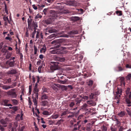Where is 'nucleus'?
<instances>
[{"instance_id": "nucleus-40", "label": "nucleus", "mask_w": 131, "mask_h": 131, "mask_svg": "<svg viewBox=\"0 0 131 131\" xmlns=\"http://www.w3.org/2000/svg\"><path fill=\"white\" fill-rule=\"evenodd\" d=\"M117 68L118 69V71H122L124 70V67L122 68L121 66H119L117 67Z\"/></svg>"}, {"instance_id": "nucleus-20", "label": "nucleus", "mask_w": 131, "mask_h": 131, "mask_svg": "<svg viewBox=\"0 0 131 131\" xmlns=\"http://www.w3.org/2000/svg\"><path fill=\"white\" fill-rule=\"evenodd\" d=\"M92 126L91 123H89L88 124L86 127V130L87 131H90L92 128Z\"/></svg>"}, {"instance_id": "nucleus-25", "label": "nucleus", "mask_w": 131, "mask_h": 131, "mask_svg": "<svg viewBox=\"0 0 131 131\" xmlns=\"http://www.w3.org/2000/svg\"><path fill=\"white\" fill-rule=\"evenodd\" d=\"M31 26L34 27V29L35 30H36L37 29V28L38 27L37 23L36 22H35L34 21L32 23Z\"/></svg>"}, {"instance_id": "nucleus-26", "label": "nucleus", "mask_w": 131, "mask_h": 131, "mask_svg": "<svg viewBox=\"0 0 131 131\" xmlns=\"http://www.w3.org/2000/svg\"><path fill=\"white\" fill-rule=\"evenodd\" d=\"M46 46L45 44L43 45L42 48H41L40 50V52L41 53H45L46 51Z\"/></svg>"}, {"instance_id": "nucleus-13", "label": "nucleus", "mask_w": 131, "mask_h": 131, "mask_svg": "<svg viewBox=\"0 0 131 131\" xmlns=\"http://www.w3.org/2000/svg\"><path fill=\"white\" fill-rule=\"evenodd\" d=\"M51 87L53 90L57 91L58 90V89L57 88V87L60 88V85L58 84H54V85H52Z\"/></svg>"}, {"instance_id": "nucleus-35", "label": "nucleus", "mask_w": 131, "mask_h": 131, "mask_svg": "<svg viewBox=\"0 0 131 131\" xmlns=\"http://www.w3.org/2000/svg\"><path fill=\"white\" fill-rule=\"evenodd\" d=\"M67 81L68 79H66L63 81L60 80L59 81V83L60 84H66Z\"/></svg>"}, {"instance_id": "nucleus-7", "label": "nucleus", "mask_w": 131, "mask_h": 131, "mask_svg": "<svg viewBox=\"0 0 131 131\" xmlns=\"http://www.w3.org/2000/svg\"><path fill=\"white\" fill-rule=\"evenodd\" d=\"M100 94V92L99 91H97L95 92V94L91 93L89 96V97L90 99H94L97 97L96 95H98Z\"/></svg>"}, {"instance_id": "nucleus-1", "label": "nucleus", "mask_w": 131, "mask_h": 131, "mask_svg": "<svg viewBox=\"0 0 131 131\" xmlns=\"http://www.w3.org/2000/svg\"><path fill=\"white\" fill-rule=\"evenodd\" d=\"M54 11L50 10V13L51 14L50 16L52 17L48 18L46 20H45V23L46 24L48 25L52 23V22L54 21L55 19H58L60 18L61 16H60L62 14L65 13L64 12L62 11V12H59L58 13H54Z\"/></svg>"}, {"instance_id": "nucleus-2", "label": "nucleus", "mask_w": 131, "mask_h": 131, "mask_svg": "<svg viewBox=\"0 0 131 131\" xmlns=\"http://www.w3.org/2000/svg\"><path fill=\"white\" fill-rule=\"evenodd\" d=\"M125 101L128 107L131 106V91L129 88H128L126 91Z\"/></svg>"}, {"instance_id": "nucleus-31", "label": "nucleus", "mask_w": 131, "mask_h": 131, "mask_svg": "<svg viewBox=\"0 0 131 131\" xmlns=\"http://www.w3.org/2000/svg\"><path fill=\"white\" fill-rule=\"evenodd\" d=\"M42 16L39 14H37L35 16V20L37 21L38 19V18L40 19L42 17Z\"/></svg>"}, {"instance_id": "nucleus-63", "label": "nucleus", "mask_w": 131, "mask_h": 131, "mask_svg": "<svg viewBox=\"0 0 131 131\" xmlns=\"http://www.w3.org/2000/svg\"><path fill=\"white\" fill-rule=\"evenodd\" d=\"M39 32L38 31L37 32L36 35V38L37 39L39 38Z\"/></svg>"}, {"instance_id": "nucleus-24", "label": "nucleus", "mask_w": 131, "mask_h": 131, "mask_svg": "<svg viewBox=\"0 0 131 131\" xmlns=\"http://www.w3.org/2000/svg\"><path fill=\"white\" fill-rule=\"evenodd\" d=\"M80 19V17L77 16H72L71 17V20L74 22L76 21L79 20Z\"/></svg>"}, {"instance_id": "nucleus-47", "label": "nucleus", "mask_w": 131, "mask_h": 131, "mask_svg": "<svg viewBox=\"0 0 131 131\" xmlns=\"http://www.w3.org/2000/svg\"><path fill=\"white\" fill-rule=\"evenodd\" d=\"M116 13L118 16H121L122 15V12L121 10L117 11L116 12Z\"/></svg>"}, {"instance_id": "nucleus-57", "label": "nucleus", "mask_w": 131, "mask_h": 131, "mask_svg": "<svg viewBox=\"0 0 131 131\" xmlns=\"http://www.w3.org/2000/svg\"><path fill=\"white\" fill-rule=\"evenodd\" d=\"M48 10V9L47 8H45L44 9L43 11V13H44V14L46 15L47 14V10Z\"/></svg>"}, {"instance_id": "nucleus-18", "label": "nucleus", "mask_w": 131, "mask_h": 131, "mask_svg": "<svg viewBox=\"0 0 131 131\" xmlns=\"http://www.w3.org/2000/svg\"><path fill=\"white\" fill-rule=\"evenodd\" d=\"M11 101L12 104L14 105H16L19 104L18 101L16 99H11Z\"/></svg>"}, {"instance_id": "nucleus-56", "label": "nucleus", "mask_w": 131, "mask_h": 131, "mask_svg": "<svg viewBox=\"0 0 131 131\" xmlns=\"http://www.w3.org/2000/svg\"><path fill=\"white\" fill-rule=\"evenodd\" d=\"M70 128L72 127L73 126V122L72 121H71L70 122Z\"/></svg>"}, {"instance_id": "nucleus-32", "label": "nucleus", "mask_w": 131, "mask_h": 131, "mask_svg": "<svg viewBox=\"0 0 131 131\" xmlns=\"http://www.w3.org/2000/svg\"><path fill=\"white\" fill-rule=\"evenodd\" d=\"M121 83V85L124 86L125 85V83L124 81V77H122L120 78Z\"/></svg>"}, {"instance_id": "nucleus-28", "label": "nucleus", "mask_w": 131, "mask_h": 131, "mask_svg": "<svg viewBox=\"0 0 131 131\" xmlns=\"http://www.w3.org/2000/svg\"><path fill=\"white\" fill-rule=\"evenodd\" d=\"M93 81L91 80H90L87 82V85L89 87H91L93 85Z\"/></svg>"}, {"instance_id": "nucleus-51", "label": "nucleus", "mask_w": 131, "mask_h": 131, "mask_svg": "<svg viewBox=\"0 0 131 131\" xmlns=\"http://www.w3.org/2000/svg\"><path fill=\"white\" fill-rule=\"evenodd\" d=\"M60 87L61 88L64 90H66L67 89V87L64 85H60Z\"/></svg>"}, {"instance_id": "nucleus-8", "label": "nucleus", "mask_w": 131, "mask_h": 131, "mask_svg": "<svg viewBox=\"0 0 131 131\" xmlns=\"http://www.w3.org/2000/svg\"><path fill=\"white\" fill-rule=\"evenodd\" d=\"M11 59L8 60L6 62V64H8L10 67H13L14 66V63L15 62V61H11Z\"/></svg>"}, {"instance_id": "nucleus-9", "label": "nucleus", "mask_w": 131, "mask_h": 131, "mask_svg": "<svg viewBox=\"0 0 131 131\" xmlns=\"http://www.w3.org/2000/svg\"><path fill=\"white\" fill-rule=\"evenodd\" d=\"M76 3V2L73 0H71L67 2V4L70 6H77Z\"/></svg>"}, {"instance_id": "nucleus-46", "label": "nucleus", "mask_w": 131, "mask_h": 131, "mask_svg": "<svg viewBox=\"0 0 131 131\" xmlns=\"http://www.w3.org/2000/svg\"><path fill=\"white\" fill-rule=\"evenodd\" d=\"M9 100H4L3 103H4V105L5 106H6L7 105V103L9 102Z\"/></svg>"}, {"instance_id": "nucleus-36", "label": "nucleus", "mask_w": 131, "mask_h": 131, "mask_svg": "<svg viewBox=\"0 0 131 131\" xmlns=\"http://www.w3.org/2000/svg\"><path fill=\"white\" fill-rule=\"evenodd\" d=\"M59 115L58 114H53L51 116V117L52 119H56L59 117Z\"/></svg>"}, {"instance_id": "nucleus-4", "label": "nucleus", "mask_w": 131, "mask_h": 131, "mask_svg": "<svg viewBox=\"0 0 131 131\" xmlns=\"http://www.w3.org/2000/svg\"><path fill=\"white\" fill-rule=\"evenodd\" d=\"M52 63H53V65L51 66L50 69L52 72L59 69V66H58V64H59V62H52Z\"/></svg>"}, {"instance_id": "nucleus-41", "label": "nucleus", "mask_w": 131, "mask_h": 131, "mask_svg": "<svg viewBox=\"0 0 131 131\" xmlns=\"http://www.w3.org/2000/svg\"><path fill=\"white\" fill-rule=\"evenodd\" d=\"M102 129L103 131H107V127L104 125H103L102 126Z\"/></svg>"}, {"instance_id": "nucleus-29", "label": "nucleus", "mask_w": 131, "mask_h": 131, "mask_svg": "<svg viewBox=\"0 0 131 131\" xmlns=\"http://www.w3.org/2000/svg\"><path fill=\"white\" fill-rule=\"evenodd\" d=\"M18 107L17 106H14L13 107L12 112L13 113H15V112H16L18 110Z\"/></svg>"}, {"instance_id": "nucleus-16", "label": "nucleus", "mask_w": 131, "mask_h": 131, "mask_svg": "<svg viewBox=\"0 0 131 131\" xmlns=\"http://www.w3.org/2000/svg\"><path fill=\"white\" fill-rule=\"evenodd\" d=\"M55 29H53L51 27L48 28L46 29L47 32H48L50 33H52L55 32Z\"/></svg>"}, {"instance_id": "nucleus-27", "label": "nucleus", "mask_w": 131, "mask_h": 131, "mask_svg": "<svg viewBox=\"0 0 131 131\" xmlns=\"http://www.w3.org/2000/svg\"><path fill=\"white\" fill-rule=\"evenodd\" d=\"M28 27L29 29H30V28H31V25L32 19H28Z\"/></svg>"}, {"instance_id": "nucleus-52", "label": "nucleus", "mask_w": 131, "mask_h": 131, "mask_svg": "<svg viewBox=\"0 0 131 131\" xmlns=\"http://www.w3.org/2000/svg\"><path fill=\"white\" fill-rule=\"evenodd\" d=\"M34 54H37V52L38 51V49L35 46H34Z\"/></svg>"}, {"instance_id": "nucleus-23", "label": "nucleus", "mask_w": 131, "mask_h": 131, "mask_svg": "<svg viewBox=\"0 0 131 131\" xmlns=\"http://www.w3.org/2000/svg\"><path fill=\"white\" fill-rule=\"evenodd\" d=\"M126 115V113L124 111H121L120 112H119L117 114V115L121 117H123L125 116Z\"/></svg>"}, {"instance_id": "nucleus-33", "label": "nucleus", "mask_w": 131, "mask_h": 131, "mask_svg": "<svg viewBox=\"0 0 131 131\" xmlns=\"http://www.w3.org/2000/svg\"><path fill=\"white\" fill-rule=\"evenodd\" d=\"M48 98V97L46 94L43 95L41 97L42 100L47 99Z\"/></svg>"}, {"instance_id": "nucleus-5", "label": "nucleus", "mask_w": 131, "mask_h": 131, "mask_svg": "<svg viewBox=\"0 0 131 131\" xmlns=\"http://www.w3.org/2000/svg\"><path fill=\"white\" fill-rule=\"evenodd\" d=\"M122 89H119L118 88H117V91L116 92V95L115 96V98L119 99L121 95L122 94Z\"/></svg>"}, {"instance_id": "nucleus-14", "label": "nucleus", "mask_w": 131, "mask_h": 131, "mask_svg": "<svg viewBox=\"0 0 131 131\" xmlns=\"http://www.w3.org/2000/svg\"><path fill=\"white\" fill-rule=\"evenodd\" d=\"M3 19L5 21L4 23L5 25L7 26L8 23L10 24V21L7 17L4 16L3 17Z\"/></svg>"}, {"instance_id": "nucleus-58", "label": "nucleus", "mask_w": 131, "mask_h": 131, "mask_svg": "<svg viewBox=\"0 0 131 131\" xmlns=\"http://www.w3.org/2000/svg\"><path fill=\"white\" fill-rule=\"evenodd\" d=\"M33 8L35 10H37V7L35 5H32Z\"/></svg>"}, {"instance_id": "nucleus-44", "label": "nucleus", "mask_w": 131, "mask_h": 131, "mask_svg": "<svg viewBox=\"0 0 131 131\" xmlns=\"http://www.w3.org/2000/svg\"><path fill=\"white\" fill-rule=\"evenodd\" d=\"M75 103L73 102H72L69 103V106L70 107L72 108L75 105Z\"/></svg>"}, {"instance_id": "nucleus-30", "label": "nucleus", "mask_w": 131, "mask_h": 131, "mask_svg": "<svg viewBox=\"0 0 131 131\" xmlns=\"http://www.w3.org/2000/svg\"><path fill=\"white\" fill-rule=\"evenodd\" d=\"M70 34H78V31L77 30L71 31L69 32Z\"/></svg>"}, {"instance_id": "nucleus-22", "label": "nucleus", "mask_w": 131, "mask_h": 131, "mask_svg": "<svg viewBox=\"0 0 131 131\" xmlns=\"http://www.w3.org/2000/svg\"><path fill=\"white\" fill-rule=\"evenodd\" d=\"M2 88L4 90H7L10 88H13L12 85H3L2 86Z\"/></svg>"}, {"instance_id": "nucleus-55", "label": "nucleus", "mask_w": 131, "mask_h": 131, "mask_svg": "<svg viewBox=\"0 0 131 131\" xmlns=\"http://www.w3.org/2000/svg\"><path fill=\"white\" fill-rule=\"evenodd\" d=\"M42 65H40V66L38 67V72L40 73L41 72V69L42 68Z\"/></svg>"}, {"instance_id": "nucleus-37", "label": "nucleus", "mask_w": 131, "mask_h": 131, "mask_svg": "<svg viewBox=\"0 0 131 131\" xmlns=\"http://www.w3.org/2000/svg\"><path fill=\"white\" fill-rule=\"evenodd\" d=\"M56 59L61 62L64 61L65 60V59L64 58H59L57 57Z\"/></svg>"}, {"instance_id": "nucleus-38", "label": "nucleus", "mask_w": 131, "mask_h": 131, "mask_svg": "<svg viewBox=\"0 0 131 131\" xmlns=\"http://www.w3.org/2000/svg\"><path fill=\"white\" fill-rule=\"evenodd\" d=\"M1 123L3 125H5L7 124V122L5 119H2L0 120Z\"/></svg>"}, {"instance_id": "nucleus-17", "label": "nucleus", "mask_w": 131, "mask_h": 131, "mask_svg": "<svg viewBox=\"0 0 131 131\" xmlns=\"http://www.w3.org/2000/svg\"><path fill=\"white\" fill-rule=\"evenodd\" d=\"M88 106V105L86 104H85L82 106L81 108L85 111H88L89 110L87 108Z\"/></svg>"}, {"instance_id": "nucleus-62", "label": "nucleus", "mask_w": 131, "mask_h": 131, "mask_svg": "<svg viewBox=\"0 0 131 131\" xmlns=\"http://www.w3.org/2000/svg\"><path fill=\"white\" fill-rule=\"evenodd\" d=\"M124 129L123 127L122 126H120L119 129V131H123Z\"/></svg>"}, {"instance_id": "nucleus-19", "label": "nucleus", "mask_w": 131, "mask_h": 131, "mask_svg": "<svg viewBox=\"0 0 131 131\" xmlns=\"http://www.w3.org/2000/svg\"><path fill=\"white\" fill-rule=\"evenodd\" d=\"M32 98L33 99V102L34 103V105H37V102L36 99H38V98H37L36 97V96H35V95L33 94Z\"/></svg>"}, {"instance_id": "nucleus-49", "label": "nucleus", "mask_w": 131, "mask_h": 131, "mask_svg": "<svg viewBox=\"0 0 131 131\" xmlns=\"http://www.w3.org/2000/svg\"><path fill=\"white\" fill-rule=\"evenodd\" d=\"M67 114V111H64L62 113L61 115V117H60V118H62V117L63 116L66 115Z\"/></svg>"}, {"instance_id": "nucleus-10", "label": "nucleus", "mask_w": 131, "mask_h": 131, "mask_svg": "<svg viewBox=\"0 0 131 131\" xmlns=\"http://www.w3.org/2000/svg\"><path fill=\"white\" fill-rule=\"evenodd\" d=\"M17 73V71L16 69L11 68L7 72L8 74H15Z\"/></svg>"}, {"instance_id": "nucleus-59", "label": "nucleus", "mask_w": 131, "mask_h": 131, "mask_svg": "<svg viewBox=\"0 0 131 131\" xmlns=\"http://www.w3.org/2000/svg\"><path fill=\"white\" fill-rule=\"evenodd\" d=\"M5 39L6 40H9L10 41H11L12 40V38L8 37H5Z\"/></svg>"}, {"instance_id": "nucleus-43", "label": "nucleus", "mask_w": 131, "mask_h": 131, "mask_svg": "<svg viewBox=\"0 0 131 131\" xmlns=\"http://www.w3.org/2000/svg\"><path fill=\"white\" fill-rule=\"evenodd\" d=\"M63 122V120L62 119H60L57 122L56 124V125H60Z\"/></svg>"}, {"instance_id": "nucleus-3", "label": "nucleus", "mask_w": 131, "mask_h": 131, "mask_svg": "<svg viewBox=\"0 0 131 131\" xmlns=\"http://www.w3.org/2000/svg\"><path fill=\"white\" fill-rule=\"evenodd\" d=\"M15 89H12L7 92V94L12 98H17V95L15 91Z\"/></svg>"}, {"instance_id": "nucleus-12", "label": "nucleus", "mask_w": 131, "mask_h": 131, "mask_svg": "<svg viewBox=\"0 0 131 131\" xmlns=\"http://www.w3.org/2000/svg\"><path fill=\"white\" fill-rule=\"evenodd\" d=\"M82 97L81 96H80V98L78 97L75 100V102H76V104L77 105H79L80 103L81 102L82 100Z\"/></svg>"}, {"instance_id": "nucleus-39", "label": "nucleus", "mask_w": 131, "mask_h": 131, "mask_svg": "<svg viewBox=\"0 0 131 131\" xmlns=\"http://www.w3.org/2000/svg\"><path fill=\"white\" fill-rule=\"evenodd\" d=\"M126 110L127 112V113L128 115L130 116H131V111L129 108H127L126 109Z\"/></svg>"}, {"instance_id": "nucleus-45", "label": "nucleus", "mask_w": 131, "mask_h": 131, "mask_svg": "<svg viewBox=\"0 0 131 131\" xmlns=\"http://www.w3.org/2000/svg\"><path fill=\"white\" fill-rule=\"evenodd\" d=\"M111 131H116L117 129L116 127L115 126H111Z\"/></svg>"}, {"instance_id": "nucleus-6", "label": "nucleus", "mask_w": 131, "mask_h": 131, "mask_svg": "<svg viewBox=\"0 0 131 131\" xmlns=\"http://www.w3.org/2000/svg\"><path fill=\"white\" fill-rule=\"evenodd\" d=\"M39 91V89L37 88V84L36 83L35 85L34 90L33 91L34 93L33 94L35 95L37 98H38V92Z\"/></svg>"}, {"instance_id": "nucleus-48", "label": "nucleus", "mask_w": 131, "mask_h": 131, "mask_svg": "<svg viewBox=\"0 0 131 131\" xmlns=\"http://www.w3.org/2000/svg\"><path fill=\"white\" fill-rule=\"evenodd\" d=\"M7 126V125H4L3 126H2L1 125H0V130L1 131H4L5 129L3 126L5 127H6Z\"/></svg>"}, {"instance_id": "nucleus-21", "label": "nucleus", "mask_w": 131, "mask_h": 131, "mask_svg": "<svg viewBox=\"0 0 131 131\" xmlns=\"http://www.w3.org/2000/svg\"><path fill=\"white\" fill-rule=\"evenodd\" d=\"M41 105L43 106H48L49 105V102L47 101H44L41 102Z\"/></svg>"}, {"instance_id": "nucleus-54", "label": "nucleus", "mask_w": 131, "mask_h": 131, "mask_svg": "<svg viewBox=\"0 0 131 131\" xmlns=\"http://www.w3.org/2000/svg\"><path fill=\"white\" fill-rule=\"evenodd\" d=\"M36 30H34V31L33 32L31 35V37L32 38H34L35 35L36 34Z\"/></svg>"}, {"instance_id": "nucleus-34", "label": "nucleus", "mask_w": 131, "mask_h": 131, "mask_svg": "<svg viewBox=\"0 0 131 131\" xmlns=\"http://www.w3.org/2000/svg\"><path fill=\"white\" fill-rule=\"evenodd\" d=\"M71 114L68 116L67 117L68 118H72L74 116L75 113L73 112L69 113Z\"/></svg>"}, {"instance_id": "nucleus-53", "label": "nucleus", "mask_w": 131, "mask_h": 131, "mask_svg": "<svg viewBox=\"0 0 131 131\" xmlns=\"http://www.w3.org/2000/svg\"><path fill=\"white\" fill-rule=\"evenodd\" d=\"M32 86L31 85H29V93L30 94H31V92L32 90Z\"/></svg>"}, {"instance_id": "nucleus-50", "label": "nucleus", "mask_w": 131, "mask_h": 131, "mask_svg": "<svg viewBox=\"0 0 131 131\" xmlns=\"http://www.w3.org/2000/svg\"><path fill=\"white\" fill-rule=\"evenodd\" d=\"M131 78V74H129L126 77V79L127 80H129Z\"/></svg>"}, {"instance_id": "nucleus-64", "label": "nucleus", "mask_w": 131, "mask_h": 131, "mask_svg": "<svg viewBox=\"0 0 131 131\" xmlns=\"http://www.w3.org/2000/svg\"><path fill=\"white\" fill-rule=\"evenodd\" d=\"M126 67L127 68H131V65H130L127 64L126 65Z\"/></svg>"}, {"instance_id": "nucleus-15", "label": "nucleus", "mask_w": 131, "mask_h": 131, "mask_svg": "<svg viewBox=\"0 0 131 131\" xmlns=\"http://www.w3.org/2000/svg\"><path fill=\"white\" fill-rule=\"evenodd\" d=\"M87 103L91 106H94L96 105V103L92 100L87 101Z\"/></svg>"}, {"instance_id": "nucleus-60", "label": "nucleus", "mask_w": 131, "mask_h": 131, "mask_svg": "<svg viewBox=\"0 0 131 131\" xmlns=\"http://www.w3.org/2000/svg\"><path fill=\"white\" fill-rule=\"evenodd\" d=\"M88 122L87 120L86 119H84L83 121H82V123L83 124H85Z\"/></svg>"}, {"instance_id": "nucleus-42", "label": "nucleus", "mask_w": 131, "mask_h": 131, "mask_svg": "<svg viewBox=\"0 0 131 131\" xmlns=\"http://www.w3.org/2000/svg\"><path fill=\"white\" fill-rule=\"evenodd\" d=\"M42 114L43 115H50L49 112L46 111H43Z\"/></svg>"}, {"instance_id": "nucleus-61", "label": "nucleus", "mask_w": 131, "mask_h": 131, "mask_svg": "<svg viewBox=\"0 0 131 131\" xmlns=\"http://www.w3.org/2000/svg\"><path fill=\"white\" fill-rule=\"evenodd\" d=\"M19 55L20 57V60H23V56L22 53H21L19 54Z\"/></svg>"}, {"instance_id": "nucleus-11", "label": "nucleus", "mask_w": 131, "mask_h": 131, "mask_svg": "<svg viewBox=\"0 0 131 131\" xmlns=\"http://www.w3.org/2000/svg\"><path fill=\"white\" fill-rule=\"evenodd\" d=\"M51 53L53 54H61L62 53V51H59L58 49H54L51 51Z\"/></svg>"}]
</instances>
